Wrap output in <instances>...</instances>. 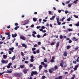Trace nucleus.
<instances>
[{
    "instance_id": "51",
    "label": "nucleus",
    "mask_w": 79,
    "mask_h": 79,
    "mask_svg": "<svg viewBox=\"0 0 79 79\" xmlns=\"http://www.w3.org/2000/svg\"><path fill=\"white\" fill-rule=\"evenodd\" d=\"M5 34L6 35H10V33L6 32L5 33Z\"/></svg>"
},
{
    "instance_id": "53",
    "label": "nucleus",
    "mask_w": 79,
    "mask_h": 79,
    "mask_svg": "<svg viewBox=\"0 0 79 79\" xmlns=\"http://www.w3.org/2000/svg\"><path fill=\"white\" fill-rule=\"evenodd\" d=\"M41 28L42 29H45V27L44 26H43Z\"/></svg>"
},
{
    "instance_id": "45",
    "label": "nucleus",
    "mask_w": 79,
    "mask_h": 79,
    "mask_svg": "<svg viewBox=\"0 0 79 79\" xmlns=\"http://www.w3.org/2000/svg\"><path fill=\"white\" fill-rule=\"evenodd\" d=\"M73 63L74 64H76V63H77L76 62V61L74 60L73 61Z\"/></svg>"
},
{
    "instance_id": "60",
    "label": "nucleus",
    "mask_w": 79,
    "mask_h": 79,
    "mask_svg": "<svg viewBox=\"0 0 79 79\" xmlns=\"http://www.w3.org/2000/svg\"><path fill=\"white\" fill-rule=\"evenodd\" d=\"M31 59H34V56H31Z\"/></svg>"
},
{
    "instance_id": "64",
    "label": "nucleus",
    "mask_w": 79,
    "mask_h": 79,
    "mask_svg": "<svg viewBox=\"0 0 79 79\" xmlns=\"http://www.w3.org/2000/svg\"><path fill=\"white\" fill-rule=\"evenodd\" d=\"M40 31H41V32H42V31H43V29H40Z\"/></svg>"
},
{
    "instance_id": "55",
    "label": "nucleus",
    "mask_w": 79,
    "mask_h": 79,
    "mask_svg": "<svg viewBox=\"0 0 79 79\" xmlns=\"http://www.w3.org/2000/svg\"><path fill=\"white\" fill-rule=\"evenodd\" d=\"M34 47H37V44H35L34 45Z\"/></svg>"
},
{
    "instance_id": "42",
    "label": "nucleus",
    "mask_w": 79,
    "mask_h": 79,
    "mask_svg": "<svg viewBox=\"0 0 79 79\" xmlns=\"http://www.w3.org/2000/svg\"><path fill=\"white\" fill-rule=\"evenodd\" d=\"M42 48L44 50H45V48L44 46L42 47Z\"/></svg>"
},
{
    "instance_id": "41",
    "label": "nucleus",
    "mask_w": 79,
    "mask_h": 79,
    "mask_svg": "<svg viewBox=\"0 0 79 79\" xmlns=\"http://www.w3.org/2000/svg\"><path fill=\"white\" fill-rule=\"evenodd\" d=\"M44 68H47V64H44Z\"/></svg>"
},
{
    "instance_id": "48",
    "label": "nucleus",
    "mask_w": 79,
    "mask_h": 79,
    "mask_svg": "<svg viewBox=\"0 0 79 79\" xmlns=\"http://www.w3.org/2000/svg\"><path fill=\"white\" fill-rule=\"evenodd\" d=\"M72 42V41L71 40H70L69 41V44H70Z\"/></svg>"
},
{
    "instance_id": "22",
    "label": "nucleus",
    "mask_w": 79,
    "mask_h": 79,
    "mask_svg": "<svg viewBox=\"0 0 79 79\" xmlns=\"http://www.w3.org/2000/svg\"><path fill=\"white\" fill-rule=\"evenodd\" d=\"M76 39V37H73L72 39V40H73V41H74Z\"/></svg>"
},
{
    "instance_id": "10",
    "label": "nucleus",
    "mask_w": 79,
    "mask_h": 79,
    "mask_svg": "<svg viewBox=\"0 0 79 79\" xmlns=\"http://www.w3.org/2000/svg\"><path fill=\"white\" fill-rule=\"evenodd\" d=\"M59 45H60V42H58L56 44V47L58 48L59 47Z\"/></svg>"
},
{
    "instance_id": "27",
    "label": "nucleus",
    "mask_w": 79,
    "mask_h": 79,
    "mask_svg": "<svg viewBox=\"0 0 79 79\" xmlns=\"http://www.w3.org/2000/svg\"><path fill=\"white\" fill-rule=\"evenodd\" d=\"M68 31H69V32H70V31H73V30L71 29V28H69L68 29Z\"/></svg>"
},
{
    "instance_id": "52",
    "label": "nucleus",
    "mask_w": 79,
    "mask_h": 79,
    "mask_svg": "<svg viewBox=\"0 0 79 79\" xmlns=\"http://www.w3.org/2000/svg\"><path fill=\"white\" fill-rule=\"evenodd\" d=\"M65 14H67V13H69V12L67 10H65Z\"/></svg>"
},
{
    "instance_id": "29",
    "label": "nucleus",
    "mask_w": 79,
    "mask_h": 79,
    "mask_svg": "<svg viewBox=\"0 0 79 79\" xmlns=\"http://www.w3.org/2000/svg\"><path fill=\"white\" fill-rule=\"evenodd\" d=\"M67 20L68 21H71V18L70 17L69 18L67 19Z\"/></svg>"
},
{
    "instance_id": "24",
    "label": "nucleus",
    "mask_w": 79,
    "mask_h": 79,
    "mask_svg": "<svg viewBox=\"0 0 79 79\" xmlns=\"http://www.w3.org/2000/svg\"><path fill=\"white\" fill-rule=\"evenodd\" d=\"M6 73H11L12 71H9L7 72H6Z\"/></svg>"
},
{
    "instance_id": "23",
    "label": "nucleus",
    "mask_w": 79,
    "mask_h": 79,
    "mask_svg": "<svg viewBox=\"0 0 79 79\" xmlns=\"http://www.w3.org/2000/svg\"><path fill=\"white\" fill-rule=\"evenodd\" d=\"M41 64L42 65H45V63H44V62H41Z\"/></svg>"
},
{
    "instance_id": "63",
    "label": "nucleus",
    "mask_w": 79,
    "mask_h": 79,
    "mask_svg": "<svg viewBox=\"0 0 79 79\" xmlns=\"http://www.w3.org/2000/svg\"><path fill=\"white\" fill-rule=\"evenodd\" d=\"M15 25L16 26H18V23H15Z\"/></svg>"
},
{
    "instance_id": "12",
    "label": "nucleus",
    "mask_w": 79,
    "mask_h": 79,
    "mask_svg": "<svg viewBox=\"0 0 79 79\" xmlns=\"http://www.w3.org/2000/svg\"><path fill=\"white\" fill-rule=\"evenodd\" d=\"M22 45L23 47L25 48H27V45H26V44H22Z\"/></svg>"
},
{
    "instance_id": "38",
    "label": "nucleus",
    "mask_w": 79,
    "mask_h": 79,
    "mask_svg": "<svg viewBox=\"0 0 79 79\" xmlns=\"http://www.w3.org/2000/svg\"><path fill=\"white\" fill-rule=\"evenodd\" d=\"M36 50V48H32V51H34V50Z\"/></svg>"
},
{
    "instance_id": "36",
    "label": "nucleus",
    "mask_w": 79,
    "mask_h": 79,
    "mask_svg": "<svg viewBox=\"0 0 79 79\" xmlns=\"http://www.w3.org/2000/svg\"><path fill=\"white\" fill-rule=\"evenodd\" d=\"M60 39H63V35H60Z\"/></svg>"
},
{
    "instance_id": "7",
    "label": "nucleus",
    "mask_w": 79,
    "mask_h": 79,
    "mask_svg": "<svg viewBox=\"0 0 79 79\" xmlns=\"http://www.w3.org/2000/svg\"><path fill=\"white\" fill-rule=\"evenodd\" d=\"M17 36V34L16 33L15 34H12V37L13 38H15V37H16Z\"/></svg>"
},
{
    "instance_id": "11",
    "label": "nucleus",
    "mask_w": 79,
    "mask_h": 79,
    "mask_svg": "<svg viewBox=\"0 0 79 79\" xmlns=\"http://www.w3.org/2000/svg\"><path fill=\"white\" fill-rule=\"evenodd\" d=\"M23 72L24 73V74H26L27 73V69H24L23 70Z\"/></svg>"
},
{
    "instance_id": "39",
    "label": "nucleus",
    "mask_w": 79,
    "mask_h": 79,
    "mask_svg": "<svg viewBox=\"0 0 79 79\" xmlns=\"http://www.w3.org/2000/svg\"><path fill=\"white\" fill-rule=\"evenodd\" d=\"M36 52L37 53H40V51H39V50H38L36 51Z\"/></svg>"
},
{
    "instance_id": "9",
    "label": "nucleus",
    "mask_w": 79,
    "mask_h": 79,
    "mask_svg": "<svg viewBox=\"0 0 79 79\" xmlns=\"http://www.w3.org/2000/svg\"><path fill=\"white\" fill-rule=\"evenodd\" d=\"M63 78V77L62 76H59V77H55V79H62Z\"/></svg>"
},
{
    "instance_id": "61",
    "label": "nucleus",
    "mask_w": 79,
    "mask_h": 79,
    "mask_svg": "<svg viewBox=\"0 0 79 79\" xmlns=\"http://www.w3.org/2000/svg\"><path fill=\"white\" fill-rule=\"evenodd\" d=\"M33 34H37V33H36V32H35V31H33Z\"/></svg>"
},
{
    "instance_id": "21",
    "label": "nucleus",
    "mask_w": 79,
    "mask_h": 79,
    "mask_svg": "<svg viewBox=\"0 0 79 79\" xmlns=\"http://www.w3.org/2000/svg\"><path fill=\"white\" fill-rule=\"evenodd\" d=\"M79 49V47H76L75 48V51H77V50Z\"/></svg>"
},
{
    "instance_id": "57",
    "label": "nucleus",
    "mask_w": 79,
    "mask_h": 79,
    "mask_svg": "<svg viewBox=\"0 0 79 79\" xmlns=\"http://www.w3.org/2000/svg\"><path fill=\"white\" fill-rule=\"evenodd\" d=\"M40 26H39H39H37V27H36V28L37 29H39V28H40Z\"/></svg>"
},
{
    "instance_id": "14",
    "label": "nucleus",
    "mask_w": 79,
    "mask_h": 79,
    "mask_svg": "<svg viewBox=\"0 0 79 79\" xmlns=\"http://www.w3.org/2000/svg\"><path fill=\"white\" fill-rule=\"evenodd\" d=\"M3 57L4 59H6V58H7V55H3Z\"/></svg>"
},
{
    "instance_id": "25",
    "label": "nucleus",
    "mask_w": 79,
    "mask_h": 79,
    "mask_svg": "<svg viewBox=\"0 0 79 79\" xmlns=\"http://www.w3.org/2000/svg\"><path fill=\"white\" fill-rule=\"evenodd\" d=\"M18 28H19V26L16 27L14 28V29H15V30H17Z\"/></svg>"
},
{
    "instance_id": "32",
    "label": "nucleus",
    "mask_w": 79,
    "mask_h": 79,
    "mask_svg": "<svg viewBox=\"0 0 79 79\" xmlns=\"http://www.w3.org/2000/svg\"><path fill=\"white\" fill-rule=\"evenodd\" d=\"M78 1V0H75V1H74V3H75V4H76L77 3V2Z\"/></svg>"
},
{
    "instance_id": "37",
    "label": "nucleus",
    "mask_w": 79,
    "mask_h": 79,
    "mask_svg": "<svg viewBox=\"0 0 79 79\" xmlns=\"http://www.w3.org/2000/svg\"><path fill=\"white\" fill-rule=\"evenodd\" d=\"M28 24V21L26 22L25 23L23 24V26H24L25 25H26V24Z\"/></svg>"
},
{
    "instance_id": "54",
    "label": "nucleus",
    "mask_w": 79,
    "mask_h": 79,
    "mask_svg": "<svg viewBox=\"0 0 79 79\" xmlns=\"http://www.w3.org/2000/svg\"><path fill=\"white\" fill-rule=\"evenodd\" d=\"M30 61L31 62H33V61H34V59H31V60H30Z\"/></svg>"
},
{
    "instance_id": "56",
    "label": "nucleus",
    "mask_w": 79,
    "mask_h": 79,
    "mask_svg": "<svg viewBox=\"0 0 79 79\" xmlns=\"http://www.w3.org/2000/svg\"><path fill=\"white\" fill-rule=\"evenodd\" d=\"M30 67H33V64H30Z\"/></svg>"
},
{
    "instance_id": "35",
    "label": "nucleus",
    "mask_w": 79,
    "mask_h": 79,
    "mask_svg": "<svg viewBox=\"0 0 79 79\" xmlns=\"http://www.w3.org/2000/svg\"><path fill=\"white\" fill-rule=\"evenodd\" d=\"M71 5H72V4H68V6H69V7H71Z\"/></svg>"
},
{
    "instance_id": "15",
    "label": "nucleus",
    "mask_w": 79,
    "mask_h": 79,
    "mask_svg": "<svg viewBox=\"0 0 79 79\" xmlns=\"http://www.w3.org/2000/svg\"><path fill=\"white\" fill-rule=\"evenodd\" d=\"M42 68H43V66H42V65H40L39 67V70H41V69H42Z\"/></svg>"
},
{
    "instance_id": "31",
    "label": "nucleus",
    "mask_w": 79,
    "mask_h": 79,
    "mask_svg": "<svg viewBox=\"0 0 79 79\" xmlns=\"http://www.w3.org/2000/svg\"><path fill=\"white\" fill-rule=\"evenodd\" d=\"M73 77H71V79H74V77H75V74H74L73 75Z\"/></svg>"
},
{
    "instance_id": "13",
    "label": "nucleus",
    "mask_w": 79,
    "mask_h": 79,
    "mask_svg": "<svg viewBox=\"0 0 79 79\" xmlns=\"http://www.w3.org/2000/svg\"><path fill=\"white\" fill-rule=\"evenodd\" d=\"M67 54H68V53H67V52H64V53L63 55L64 56H67Z\"/></svg>"
},
{
    "instance_id": "20",
    "label": "nucleus",
    "mask_w": 79,
    "mask_h": 79,
    "mask_svg": "<svg viewBox=\"0 0 79 79\" xmlns=\"http://www.w3.org/2000/svg\"><path fill=\"white\" fill-rule=\"evenodd\" d=\"M47 61H47V59H46V58H45L44 59V63H47Z\"/></svg>"
},
{
    "instance_id": "33",
    "label": "nucleus",
    "mask_w": 79,
    "mask_h": 79,
    "mask_svg": "<svg viewBox=\"0 0 79 79\" xmlns=\"http://www.w3.org/2000/svg\"><path fill=\"white\" fill-rule=\"evenodd\" d=\"M57 24H58V25H61V22L58 21V22H57Z\"/></svg>"
},
{
    "instance_id": "2",
    "label": "nucleus",
    "mask_w": 79,
    "mask_h": 79,
    "mask_svg": "<svg viewBox=\"0 0 79 79\" xmlns=\"http://www.w3.org/2000/svg\"><path fill=\"white\" fill-rule=\"evenodd\" d=\"M38 74L37 72L36 71H32L31 73V76H33L34 75H37Z\"/></svg>"
},
{
    "instance_id": "1",
    "label": "nucleus",
    "mask_w": 79,
    "mask_h": 79,
    "mask_svg": "<svg viewBox=\"0 0 79 79\" xmlns=\"http://www.w3.org/2000/svg\"><path fill=\"white\" fill-rule=\"evenodd\" d=\"M14 76L16 77H21L23 76V73L21 72L16 73H15Z\"/></svg>"
},
{
    "instance_id": "18",
    "label": "nucleus",
    "mask_w": 79,
    "mask_h": 79,
    "mask_svg": "<svg viewBox=\"0 0 79 79\" xmlns=\"http://www.w3.org/2000/svg\"><path fill=\"white\" fill-rule=\"evenodd\" d=\"M55 43L53 41H52L51 43V45H55Z\"/></svg>"
},
{
    "instance_id": "34",
    "label": "nucleus",
    "mask_w": 79,
    "mask_h": 79,
    "mask_svg": "<svg viewBox=\"0 0 79 79\" xmlns=\"http://www.w3.org/2000/svg\"><path fill=\"white\" fill-rule=\"evenodd\" d=\"M45 78H46V77H45V76H42V79H44Z\"/></svg>"
},
{
    "instance_id": "28",
    "label": "nucleus",
    "mask_w": 79,
    "mask_h": 79,
    "mask_svg": "<svg viewBox=\"0 0 79 79\" xmlns=\"http://www.w3.org/2000/svg\"><path fill=\"white\" fill-rule=\"evenodd\" d=\"M48 71H49V73H53V71H52V70H51V69H49Z\"/></svg>"
},
{
    "instance_id": "17",
    "label": "nucleus",
    "mask_w": 79,
    "mask_h": 79,
    "mask_svg": "<svg viewBox=\"0 0 79 79\" xmlns=\"http://www.w3.org/2000/svg\"><path fill=\"white\" fill-rule=\"evenodd\" d=\"M70 48H71V46L70 45L67 46V50H69V49Z\"/></svg>"
},
{
    "instance_id": "44",
    "label": "nucleus",
    "mask_w": 79,
    "mask_h": 79,
    "mask_svg": "<svg viewBox=\"0 0 79 79\" xmlns=\"http://www.w3.org/2000/svg\"><path fill=\"white\" fill-rule=\"evenodd\" d=\"M37 38H40V35H38L37 36Z\"/></svg>"
},
{
    "instance_id": "26",
    "label": "nucleus",
    "mask_w": 79,
    "mask_h": 79,
    "mask_svg": "<svg viewBox=\"0 0 79 79\" xmlns=\"http://www.w3.org/2000/svg\"><path fill=\"white\" fill-rule=\"evenodd\" d=\"M15 57H16V56H14L12 58V60H14L15 59Z\"/></svg>"
},
{
    "instance_id": "62",
    "label": "nucleus",
    "mask_w": 79,
    "mask_h": 79,
    "mask_svg": "<svg viewBox=\"0 0 79 79\" xmlns=\"http://www.w3.org/2000/svg\"><path fill=\"white\" fill-rule=\"evenodd\" d=\"M33 53H34V54H36V53H36V52H35V51H33Z\"/></svg>"
},
{
    "instance_id": "16",
    "label": "nucleus",
    "mask_w": 79,
    "mask_h": 79,
    "mask_svg": "<svg viewBox=\"0 0 79 79\" xmlns=\"http://www.w3.org/2000/svg\"><path fill=\"white\" fill-rule=\"evenodd\" d=\"M37 19L35 18H33V21H34V22H35L36 21H37Z\"/></svg>"
},
{
    "instance_id": "5",
    "label": "nucleus",
    "mask_w": 79,
    "mask_h": 79,
    "mask_svg": "<svg viewBox=\"0 0 79 79\" xmlns=\"http://www.w3.org/2000/svg\"><path fill=\"white\" fill-rule=\"evenodd\" d=\"M8 61L7 60H2L1 61V62H2V63H4L5 64L8 63Z\"/></svg>"
},
{
    "instance_id": "47",
    "label": "nucleus",
    "mask_w": 79,
    "mask_h": 79,
    "mask_svg": "<svg viewBox=\"0 0 79 79\" xmlns=\"http://www.w3.org/2000/svg\"><path fill=\"white\" fill-rule=\"evenodd\" d=\"M32 36H33V37H35V38L36 37V36H35V35L34 34H32Z\"/></svg>"
},
{
    "instance_id": "30",
    "label": "nucleus",
    "mask_w": 79,
    "mask_h": 79,
    "mask_svg": "<svg viewBox=\"0 0 79 79\" xmlns=\"http://www.w3.org/2000/svg\"><path fill=\"white\" fill-rule=\"evenodd\" d=\"M20 67L21 68V69H23V68H24V66L22 65H21Z\"/></svg>"
},
{
    "instance_id": "46",
    "label": "nucleus",
    "mask_w": 79,
    "mask_h": 79,
    "mask_svg": "<svg viewBox=\"0 0 79 79\" xmlns=\"http://www.w3.org/2000/svg\"><path fill=\"white\" fill-rule=\"evenodd\" d=\"M74 17H75L76 18H78V16H77V15H74Z\"/></svg>"
},
{
    "instance_id": "49",
    "label": "nucleus",
    "mask_w": 79,
    "mask_h": 79,
    "mask_svg": "<svg viewBox=\"0 0 79 79\" xmlns=\"http://www.w3.org/2000/svg\"><path fill=\"white\" fill-rule=\"evenodd\" d=\"M12 64V63H10L8 65L10 66H11Z\"/></svg>"
},
{
    "instance_id": "40",
    "label": "nucleus",
    "mask_w": 79,
    "mask_h": 79,
    "mask_svg": "<svg viewBox=\"0 0 79 79\" xmlns=\"http://www.w3.org/2000/svg\"><path fill=\"white\" fill-rule=\"evenodd\" d=\"M38 45H40V44H41V43L40 42H39L38 43Z\"/></svg>"
},
{
    "instance_id": "19",
    "label": "nucleus",
    "mask_w": 79,
    "mask_h": 79,
    "mask_svg": "<svg viewBox=\"0 0 79 79\" xmlns=\"http://www.w3.org/2000/svg\"><path fill=\"white\" fill-rule=\"evenodd\" d=\"M10 36H11V35L10 34H9L8 35V37L7 38V39L8 40L10 39Z\"/></svg>"
},
{
    "instance_id": "58",
    "label": "nucleus",
    "mask_w": 79,
    "mask_h": 79,
    "mask_svg": "<svg viewBox=\"0 0 79 79\" xmlns=\"http://www.w3.org/2000/svg\"><path fill=\"white\" fill-rule=\"evenodd\" d=\"M54 68L55 69H57V66H55L54 67Z\"/></svg>"
},
{
    "instance_id": "6",
    "label": "nucleus",
    "mask_w": 79,
    "mask_h": 79,
    "mask_svg": "<svg viewBox=\"0 0 79 79\" xmlns=\"http://www.w3.org/2000/svg\"><path fill=\"white\" fill-rule=\"evenodd\" d=\"M20 39H22V40H26V38L25 37L23 36H21L20 37Z\"/></svg>"
},
{
    "instance_id": "4",
    "label": "nucleus",
    "mask_w": 79,
    "mask_h": 79,
    "mask_svg": "<svg viewBox=\"0 0 79 79\" xmlns=\"http://www.w3.org/2000/svg\"><path fill=\"white\" fill-rule=\"evenodd\" d=\"M64 61L63 60H61V63H60V66H61L62 68H63V64H64Z\"/></svg>"
},
{
    "instance_id": "8",
    "label": "nucleus",
    "mask_w": 79,
    "mask_h": 79,
    "mask_svg": "<svg viewBox=\"0 0 79 79\" xmlns=\"http://www.w3.org/2000/svg\"><path fill=\"white\" fill-rule=\"evenodd\" d=\"M15 49L14 47H12V48H10L9 49V50L11 51L12 52H13V50Z\"/></svg>"
},
{
    "instance_id": "3",
    "label": "nucleus",
    "mask_w": 79,
    "mask_h": 79,
    "mask_svg": "<svg viewBox=\"0 0 79 79\" xmlns=\"http://www.w3.org/2000/svg\"><path fill=\"white\" fill-rule=\"evenodd\" d=\"M55 59V56H52V59L50 60V62L51 63H54Z\"/></svg>"
},
{
    "instance_id": "43",
    "label": "nucleus",
    "mask_w": 79,
    "mask_h": 79,
    "mask_svg": "<svg viewBox=\"0 0 79 79\" xmlns=\"http://www.w3.org/2000/svg\"><path fill=\"white\" fill-rule=\"evenodd\" d=\"M46 35H47V33H44L43 35V37H45V36H46Z\"/></svg>"
},
{
    "instance_id": "50",
    "label": "nucleus",
    "mask_w": 79,
    "mask_h": 79,
    "mask_svg": "<svg viewBox=\"0 0 79 79\" xmlns=\"http://www.w3.org/2000/svg\"><path fill=\"white\" fill-rule=\"evenodd\" d=\"M69 2H70V1H67V2H66V4H68L69 3Z\"/></svg>"
},
{
    "instance_id": "59",
    "label": "nucleus",
    "mask_w": 79,
    "mask_h": 79,
    "mask_svg": "<svg viewBox=\"0 0 79 79\" xmlns=\"http://www.w3.org/2000/svg\"><path fill=\"white\" fill-rule=\"evenodd\" d=\"M55 17H56V15L52 16V18L53 19H54L55 18Z\"/></svg>"
}]
</instances>
